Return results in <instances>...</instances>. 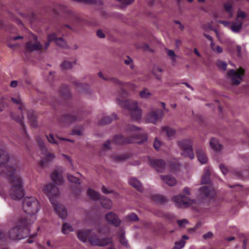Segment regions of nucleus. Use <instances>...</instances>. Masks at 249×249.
<instances>
[{"label":"nucleus","instance_id":"4c0bfd02","mask_svg":"<svg viewBox=\"0 0 249 249\" xmlns=\"http://www.w3.org/2000/svg\"><path fill=\"white\" fill-rule=\"evenodd\" d=\"M210 171L209 169H207L204 175L202 176L201 183L209 184L210 182Z\"/></svg>","mask_w":249,"mask_h":249},{"label":"nucleus","instance_id":"c03bdc74","mask_svg":"<svg viewBox=\"0 0 249 249\" xmlns=\"http://www.w3.org/2000/svg\"><path fill=\"white\" fill-rule=\"evenodd\" d=\"M74 64V62L71 63L68 61H64L61 65V67L64 70H68L71 68Z\"/></svg>","mask_w":249,"mask_h":249},{"label":"nucleus","instance_id":"6e6d98bb","mask_svg":"<svg viewBox=\"0 0 249 249\" xmlns=\"http://www.w3.org/2000/svg\"><path fill=\"white\" fill-rule=\"evenodd\" d=\"M167 53L168 55L171 57V58L173 61H175L176 54L173 50H167Z\"/></svg>","mask_w":249,"mask_h":249},{"label":"nucleus","instance_id":"473e14b6","mask_svg":"<svg viewBox=\"0 0 249 249\" xmlns=\"http://www.w3.org/2000/svg\"><path fill=\"white\" fill-rule=\"evenodd\" d=\"M223 6L226 12L228 14L229 17L231 18L233 15V6L230 2H225Z\"/></svg>","mask_w":249,"mask_h":249},{"label":"nucleus","instance_id":"f8f14e48","mask_svg":"<svg viewBox=\"0 0 249 249\" xmlns=\"http://www.w3.org/2000/svg\"><path fill=\"white\" fill-rule=\"evenodd\" d=\"M178 144L182 150V155L188 157L190 159L194 158L195 156L192 148L193 143L191 139H186L179 141Z\"/></svg>","mask_w":249,"mask_h":249},{"label":"nucleus","instance_id":"13d9d810","mask_svg":"<svg viewBox=\"0 0 249 249\" xmlns=\"http://www.w3.org/2000/svg\"><path fill=\"white\" fill-rule=\"evenodd\" d=\"M110 141L107 140L103 144V149L105 150H108L110 148Z\"/></svg>","mask_w":249,"mask_h":249},{"label":"nucleus","instance_id":"ea45409f","mask_svg":"<svg viewBox=\"0 0 249 249\" xmlns=\"http://www.w3.org/2000/svg\"><path fill=\"white\" fill-rule=\"evenodd\" d=\"M10 102L8 97H2L0 102V111H2Z\"/></svg>","mask_w":249,"mask_h":249},{"label":"nucleus","instance_id":"09e8293b","mask_svg":"<svg viewBox=\"0 0 249 249\" xmlns=\"http://www.w3.org/2000/svg\"><path fill=\"white\" fill-rule=\"evenodd\" d=\"M151 95V93L149 92L148 90L146 89H143L140 92V96L142 98H146Z\"/></svg>","mask_w":249,"mask_h":249},{"label":"nucleus","instance_id":"c85d7f7f","mask_svg":"<svg viewBox=\"0 0 249 249\" xmlns=\"http://www.w3.org/2000/svg\"><path fill=\"white\" fill-rule=\"evenodd\" d=\"M161 179L170 186H174L177 183L176 179L170 175L160 176Z\"/></svg>","mask_w":249,"mask_h":249},{"label":"nucleus","instance_id":"79ce46f5","mask_svg":"<svg viewBox=\"0 0 249 249\" xmlns=\"http://www.w3.org/2000/svg\"><path fill=\"white\" fill-rule=\"evenodd\" d=\"M55 38V33H53L48 36V40L45 43V50H47L50 46L51 41H54Z\"/></svg>","mask_w":249,"mask_h":249},{"label":"nucleus","instance_id":"a211bd4d","mask_svg":"<svg viewBox=\"0 0 249 249\" xmlns=\"http://www.w3.org/2000/svg\"><path fill=\"white\" fill-rule=\"evenodd\" d=\"M150 165L158 172H162L165 169V162L161 159H156L149 156L147 157Z\"/></svg>","mask_w":249,"mask_h":249},{"label":"nucleus","instance_id":"7ed1b4c3","mask_svg":"<svg viewBox=\"0 0 249 249\" xmlns=\"http://www.w3.org/2000/svg\"><path fill=\"white\" fill-rule=\"evenodd\" d=\"M11 101L14 104L19 105L18 109L21 111V117L19 114L15 115L13 113H11V116L13 120L18 122L20 124V125L23 127V130L25 134H26L25 127L22 121L23 114L24 111H27V118L30 123L31 126L33 127H37L38 124L37 121V116L35 112H34V111L33 110H28L27 111L25 108L24 105L22 103L21 101L20 98L19 97H12L11 98Z\"/></svg>","mask_w":249,"mask_h":249},{"label":"nucleus","instance_id":"0eeeda50","mask_svg":"<svg viewBox=\"0 0 249 249\" xmlns=\"http://www.w3.org/2000/svg\"><path fill=\"white\" fill-rule=\"evenodd\" d=\"M119 105L128 110L132 120L138 121L142 117V110L138 108L136 101L117 99Z\"/></svg>","mask_w":249,"mask_h":249},{"label":"nucleus","instance_id":"2eb2a0df","mask_svg":"<svg viewBox=\"0 0 249 249\" xmlns=\"http://www.w3.org/2000/svg\"><path fill=\"white\" fill-rule=\"evenodd\" d=\"M172 199L176 205L178 207H186L196 202L195 199H190L183 195L175 196L173 197Z\"/></svg>","mask_w":249,"mask_h":249},{"label":"nucleus","instance_id":"39448f33","mask_svg":"<svg viewBox=\"0 0 249 249\" xmlns=\"http://www.w3.org/2000/svg\"><path fill=\"white\" fill-rule=\"evenodd\" d=\"M44 193L48 196L53 207L59 216L62 219H65L67 215V211L64 206L57 203L54 197L59 194V190L53 183H49L45 186L43 189Z\"/></svg>","mask_w":249,"mask_h":249},{"label":"nucleus","instance_id":"37998d69","mask_svg":"<svg viewBox=\"0 0 249 249\" xmlns=\"http://www.w3.org/2000/svg\"><path fill=\"white\" fill-rule=\"evenodd\" d=\"M216 65L222 71H225L226 70L227 64L224 61L221 60H218L216 62Z\"/></svg>","mask_w":249,"mask_h":249},{"label":"nucleus","instance_id":"1a4fd4ad","mask_svg":"<svg viewBox=\"0 0 249 249\" xmlns=\"http://www.w3.org/2000/svg\"><path fill=\"white\" fill-rule=\"evenodd\" d=\"M68 30L77 31V30L73 26H70L67 24L60 25L59 27L57 28L56 30L57 33H55V38L54 39V41L57 46L64 48L67 47L66 42L62 37H59L58 36L61 35H64L65 32Z\"/></svg>","mask_w":249,"mask_h":249},{"label":"nucleus","instance_id":"4d7b16f0","mask_svg":"<svg viewBox=\"0 0 249 249\" xmlns=\"http://www.w3.org/2000/svg\"><path fill=\"white\" fill-rule=\"evenodd\" d=\"M219 23L222 24L224 26L229 29H230V26L231 24V22L225 20H220Z\"/></svg>","mask_w":249,"mask_h":249},{"label":"nucleus","instance_id":"b1692460","mask_svg":"<svg viewBox=\"0 0 249 249\" xmlns=\"http://www.w3.org/2000/svg\"><path fill=\"white\" fill-rule=\"evenodd\" d=\"M53 181L57 185H61L63 182L62 175L57 170H54L51 175Z\"/></svg>","mask_w":249,"mask_h":249},{"label":"nucleus","instance_id":"bf43d9fd","mask_svg":"<svg viewBox=\"0 0 249 249\" xmlns=\"http://www.w3.org/2000/svg\"><path fill=\"white\" fill-rule=\"evenodd\" d=\"M153 146L156 149H158L160 146V142L156 139L154 142Z\"/></svg>","mask_w":249,"mask_h":249},{"label":"nucleus","instance_id":"f03ea898","mask_svg":"<svg viewBox=\"0 0 249 249\" xmlns=\"http://www.w3.org/2000/svg\"><path fill=\"white\" fill-rule=\"evenodd\" d=\"M140 128L133 125H128L126 131L133 133L132 136L125 138L122 135H117L114 136L112 142L117 144H129L131 143H142L147 140V136L145 133H138Z\"/></svg>","mask_w":249,"mask_h":249},{"label":"nucleus","instance_id":"dca6fc26","mask_svg":"<svg viewBox=\"0 0 249 249\" xmlns=\"http://www.w3.org/2000/svg\"><path fill=\"white\" fill-rule=\"evenodd\" d=\"M245 71L243 68H239L237 71L230 70L228 71V75L231 77L232 84L234 85H238L241 83Z\"/></svg>","mask_w":249,"mask_h":249},{"label":"nucleus","instance_id":"a19ab883","mask_svg":"<svg viewBox=\"0 0 249 249\" xmlns=\"http://www.w3.org/2000/svg\"><path fill=\"white\" fill-rule=\"evenodd\" d=\"M97 231L102 235H107L109 233V229L107 226L104 225L98 228Z\"/></svg>","mask_w":249,"mask_h":249},{"label":"nucleus","instance_id":"20e7f679","mask_svg":"<svg viewBox=\"0 0 249 249\" xmlns=\"http://www.w3.org/2000/svg\"><path fill=\"white\" fill-rule=\"evenodd\" d=\"M31 224V222L21 217L17 222V225L9 231L10 238L12 240H20L29 236L30 238H34L37 235V233L30 235L29 226Z\"/></svg>","mask_w":249,"mask_h":249},{"label":"nucleus","instance_id":"603ef678","mask_svg":"<svg viewBox=\"0 0 249 249\" xmlns=\"http://www.w3.org/2000/svg\"><path fill=\"white\" fill-rule=\"evenodd\" d=\"M128 220L131 221H137L138 220V216L134 213H131L126 216Z\"/></svg>","mask_w":249,"mask_h":249},{"label":"nucleus","instance_id":"a878e982","mask_svg":"<svg viewBox=\"0 0 249 249\" xmlns=\"http://www.w3.org/2000/svg\"><path fill=\"white\" fill-rule=\"evenodd\" d=\"M131 157L129 153H125L122 155L114 154L111 155V158L115 162H122Z\"/></svg>","mask_w":249,"mask_h":249},{"label":"nucleus","instance_id":"6e6552de","mask_svg":"<svg viewBox=\"0 0 249 249\" xmlns=\"http://www.w3.org/2000/svg\"><path fill=\"white\" fill-rule=\"evenodd\" d=\"M60 99H54L51 104L55 107V104L60 105H65L68 106L71 101V94L68 87L67 86H62L58 92Z\"/></svg>","mask_w":249,"mask_h":249},{"label":"nucleus","instance_id":"a18cd8bd","mask_svg":"<svg viewBox=\"0 0 249 249\" xmlns=\"http://www.w3.org/2000/svg\"><path fill=\"white\" fill-rule=\"evenodd\" d=\"M83 131V127L81 126L76 127L73 129L71 134L72 135H77L80 136L82 135Z\"/></svg>","mask_w":249,"mask_h":249},{"label":"nucleus","instance_id":"3c124183","mask_svg":"<svg viewBox=\"0 0 249 249\" xmlns=\"http://www.w3.org/2000/svg\"><path fill=\"white\" fill-rule=\"evenodd\" d=\"M46 137L48 141L52 143L58 144L57 140L54 138L53 135L52 134H50L49 136L46 135Z\"/></svg>","mask_w":249,"mask_h":249},{"label":"nucleus","instance_id":"680f3d73","mask_svg":"<svg viewBox=\"0 0 249 249\" xmlns=\"http://www.w3.org/2000/svg\"><path fill=\"white\" fill-rule=\"evenodd\" d=\"M204 35L206 37V38H207L208 40H209L210 41H211V47L213 50H214V48L213 47V42L212 37L211 36H210L209 35H207V34H204Z\"/></svg>","mask_w":249,"mask_h":249},{"label":"nucleus","instance_id":"c756f323","mask_svg":"<svg viewBox=\"0 0 249 249\" xmlns=\"http://www.w3.org/2000/svg\"><path fill=\"white\" fill-rule=\"evenodd\" d=\"M129 184L140 192L142 191L141 183L136 178H131L129 180Z\"/></svg>","mask_w":249,"mask_h":249},{"label":"nucleus","instance_id":"e433bc0d","mask_svg":"<svg viewBox=\"0 0 249 249\" xmlns=\"http://www.w3.org/2000/svg\"><path fill=\"white\" fill-rule=\"evenodd\" d=\"M73 230L72 226L67 223L63 224L62 227V232L65 234H68L70 232L72 231Z\"/></svg>","mask_w":249,"mask_h":249},{"label":"nucleus","instance_id":"7c9ffc66","mask_svg":"<svg viewBox=\"0 0 249 249\" xmlns=\"http://www.w3.org/2000/svg\"><path fill=\"white\" fill-rule=\"evenodd\" d=\"M151 198L154 201L160 204H163L167 201V199L165 196L159 194L153 195L151 196Z\"/></svg>","mask_w":249,"mask_h":249},{"label":"nucleus","instance_id":"ddd939ff","mask_svg":"<svg viewBox=\"0 0 249 249\" xmlns=\"http://www.w3.org/2000/svg\"><path fill=\"white\" fill-rule=\"evenodd\" d=\"M62 11L65 13L66 19L71 23L73 26H81L83 21L79 18L75 13L68 9L67 7L62 6Z\"/></svg>","mask_w":249,"mask_h":249},{"label":"nucleus","instance_id":"aec40b11","mask_svg":"<svg viewBox=\"0 0 249 249\" xmlns=\"http://www.w3.org/2000/svg\"><path fill=\"white\" fill-rule=\"evenodd\" d=\"M105 218L109 224H111L116 227L120 226L121 223V220L118 216L113 212H109L107 213Z\"/></svg>","mask_w":249,"mask_h":249},{"label":"nucleus","instance_id":"f257e3e1","mask_svg":"<svg viewBox=\"0 0 249 249\" xmlns=\"http://www.w3.org/2000/svg\"><path fill=\"white\" fill-rule=\"evenodd\" d=\"M11 159L6 151L0 148V176L8 179L11 184L9 193L14 200H19L24 196L23 182L19 176L16 174V165Z\"/></svg>","mask_w":249,"mask_h":249},{"label":"nucleus","instance_id":"393cba45","mask_svg":"<svg viewBox=\"0 0 249 249\" xmlns=\"http://www.w3.org/2000/svg\"><path fill=\"white\" fill-rule=\"evenodd\" d=\"M91 230H81L77 232L78 238L84 243L87 242L88 238L90 236Z\"/></svg>","mask_w":249,"mask_h":249},{"label":"nucleus","instance_id":"4468645a","mask_svg":"<svg viewBox=\"0 0 249 249\" xmlns=\"http://www.w3.org/2000/svg\"><path fill=\"white\" fill-rule=\"evenodd\" d=\"M89 242L92 246L102 247L112 243V239L111 237L100 239L97 234H91L89 237Z\"/></svg>","mask_w":249,"mask_h":249},{"label":"nucleus","instance_id":"49530a36","mask_svg":"<svg viewBox=\"0 0 249 249\" xmlns=\"http://www.w3.org/2000/svg\"><path fill=\"white\" fill-rule=\"evenodd\" d=\"M67 177L68 180L70 182H73L78 184H80L79 179L78 178L74 177L71 174H68Z\"/></svg>","mask_w":249,"mask_h":249},{"label":"nucleus","instance_id":"c9c22d12","mask_svg":"<svg viewBox=\"0 0 249 249\" xmlns=\"http://www.w3.org/2000/svg\"><path fill=\"white\" fill-rule=\"evenodd\" d=\"M74 84L79 91H83L85 92H88L89 89V86L88 85L86 84H82L79 83L78 81H75Z\"/></svg>","mask_w":249,"mask_h":249},{"label":"nucleus","instance_id":"052dcab7","mask_svg":"<svg viewBox=\"0 0 249 249\" xmlns=\"http://www.w3.org/2000/svg\"><path fill=\"white\" fill-rule=\"evenodd\" d=\"M213 236V233L209 231L207 233L204 234L203 236L204 239H207L212 238Z\"/></svg>","mask_w":249,"mask_h":249},{"label":"nucleus","instance_id":"bb28decb","mask_svg":"<svg viewBox=\"0 0 249 249\" xmlns=\"http://www.w3.org/2000/svg\"><path fill=\"white\" fill-rule=\"evenodd\" d=\"M196 153L198 160L201 164H204L207 162L208 158L202 149H197Z\"/></svg>","mask_w":249,"mask_h":249},{"label":"nucleus","instance_id":"f704fd0d","mask_svg":"<svg viewBox=\"0 0 249 249\" xmlns=\"http://www.w3.org/2000/svg\"><path fill=\"white\" fill-rule=\"evenodd\" d=\"M124 231L123 229H120L118 234L119 235V241L121 244L127 248L129 247L127 241L124 237Z\"/></svg>","mask_w":249,"mask_h":249},{"label":"nucleus","instance_id":"5fc2aeb1","mask_svg":"<svg viewBox=\"0 0 249 249\" xmlns=\"http://www.w3.org/2000/svg\"><path fill=\"white\" fill-rule=\"evenodd\" d=\"M188 221L187 219L178 220L177 223L180 227H182L184 225L187 224Z\"/></svg>","mask_w":249,"mask_h":249},{"label":"nucleus","instance_id":"cd10ccee","mask_svg":"<svg viewBox=\"0 0 249 249\" xmlns=\"http://www.w3.org/2000/svg\"><path fill=\"white\" fill-rule=\"evenodd\" d=\"M117 119V115L113 113L110 116H107L103 118L98 123L99 125H105L110 124L112 120Z\"/></svg>","mask_w":249,"mask_h":249},{"label":"nucleus","instance_id":"e2e57ef3","mask_svg":"<svg viewBox=\"0 0 249 249\" xmlns=\"http://www.w3.org/2000/svg\"><path fill=\"white\" fill-rule=\"evenodd\" d=\"M220 169L224 175H225L228 172L227 168L223 164L220 165Z\"/></svg>","mask_w":249,"mask_h":249},{"label":"nucleus","instance_id":"de8ad7c7","mask_svg":"<svg viewBox=\"0 0 249 249\" xmlns=\"http://www.w3.org/2000/svg\"><path fill=\"white\" fill-rule=\"evenodd\" d=\"M185 244V242L183 240L176 242L175 243V246L173 249H181L184 246Z\"/></svg>","mask_w":249,"mask_h":249},{"label":"nucleus","instance_id":"774afa93","mask_svg":"<svg viewBox=\"0 0 249 249\" xmlns=\"http://www.w3.org/2000/svg\"><path fill=\"white\" fill-rule=\"evenodd\" d=\"M132 62V59L129 57H127V59H125L124 60V63L126 64V65H129Z\"/></svg>","mask_w":249,"mask_h":249},{"label":"nucleus","instance_id":"9b49d317","mask_svg":"<svg viewBox=\"0 0 249 249\" xmlns=\"http://www.w3.org/2000/svg\"><path fill=\"white\" fill-rule=\"evenodd\" d=\"M89 196L92 199L97 200H99L102 206L105 209H110L112 206V202L109 199H107L104 196H101L99 194L94 191L91 188H89L87 191Z\"/></svg>","mask_w":249,"mask_h":249},{"label":"nucleus","instance_id":"8fccbe9b","mask_svg":"<svg viewBox=\"0 0 249 249\" xmlns=\"http://www.w3.org/2000/svg\"><path fill=\"white\" fill-rule=\"evenodd\" d=\"M162 69L160 67H155L153 70V73L156 75L157 79L160 78V75L158 74V73H159L160 74L162 72Z\"/></svg>","mask_w":249,"mask_h":249},{"label":"nucleus","instance_id":"69168bd1","mask_svg":"<svg viewBox=\"0 0 249 249\" xmlns=\"http://www.w3.org/2000/svg\"><path fill=\"white\" fill-rule=\"evenodd\" d=\"M102 192L106 194L112 193L113 192L111 190H108L105 186H103L102 188Z\"/></svg>","mask_w":249,"mask_h":249},{"label":"nucleus","instance_id":"9d476101","mask_svg":"<svg viewBox=\"0 0 249 249\" xmlns=\"http://www.w3.org/2000/svg\"><path fill=\"white\" fill-rule=\"evenodd\" d=\"M36 141L41 150L42 154L45 156L44 159L41 160L39 162L40 166L44 167L46 166L49 162L52 161L55 156L54 154L48 152L47 148L41 137H37L36 138Z\"/></svg>","mask_w":249,"mask_h":249},{"label":"nucleus","instance_id":"4be33fe9","mask_svg":"<svg viewBox=\"0 0 249 249\" xmlns=\"http://www.w3.org/2000/svg\"><path fill=\"white\" fill-rule=\"evenodd\" d=\"M43 49L42 45L40 42L36 41L33 43L30 41L28 42L25 46V49L28 52H33L35 51H40Z\"/></svg>","mask_w":249,"mask_h":249},{"label":"nucleus","instance_id":"72a5a7b5","mask_svg":"<svg viewBox=\"0 0 249 249\" xmlns=\"http://www.w3.org/2000/svg\"><path fill=\"white\" fill-rule=\"evenodd\" d=\"M98 76L100 78H102L104 80L106 81H109L111 82L112 83H113L115 84L121 85L122 83L117 78H114V77H105L103 73L101 72H99L98 73Z\"/></svg>","mask_w":249,"mask_h":249},{"label":"nucleus","instance_id":"58836bf2","mask_svg":"<svg viewBox=\"0 0 249 249\" xmlns=\"http://www.w3.org/2000/svg\"><path fill=\"white\" fill-rule=\"evenodd\" d=\"M162 131L166 133L168 137L173 136L175 134V130L169 126H164L162 128Z\"/></svg>","mask_w":249,"mask_h":249},{"label":"nucleus","instance_id":"5701e85b","mask_svg":"<svg viewBox=\"0 0 249 249\" xmlns=\"http://www.w3.org/2000/svg\"><path fill=\"white\" fill-rule=\"evenodd\" d=\"M242 26L243 20L242 19H235V21L231 22L230 29L233 33H238L241 31Z\"/></svg>","mask_w":249,"mask_h":249},{"label":"nucleus","instance_id":"864d4df0","mask_svg":"<svg viewBox=\"0 0 249 249\" xmlns=\"http://www.w3.org/2000/svg\"><path fill=\"white\" fill-rule=\"evenodd\" d=\"M246 17V15L244 12L241 11V10H238L235 19H239V18H241L242 19L245 18Z\"/></svg>","mask_w":249,"mask_h":249},{"label":"nucleus","instance_id":"0e129e2a","mask_svg":"<svg viewBox=\"0 0 249 249\" xmlns=\"http://www.w3.org/2000/svg\"><path fill=\"white\" fill-rule=\"evenodd\" d=\"M97 36L100 38H104L105 36L104 33L101 30H99L97 31Z\"/></svg>","mask_w":249,"mask_h":249},{"label":"nucleus","instance_id":"2f4dec72","mask_svg":"<svg viewBox=\"0 0 249 249\" xmlns=\"http://www.w3.org/2000/svg\"><path fill=\"white\" fill-rule=\"evenodd\" d=\"M212 148L215 151H220L222 148V145L218 142L215 138H212L210 142Z\"/></svg>","mask_w":249,"mask_h":249},{"label":"nucleus","instance_id":"f3484780","mask_svg":"<svg viewBox=\"0 0 249 249\" xmlns=\"http://www.w3.org/2000/svg\"><path fill=\"white\" fill-rule=\"evenodd\" d=\"M163 115V111L160 109L152 110L147 114L146 121L155 124L161 119Z\"/></svg>","mask_w":249,"mask_h":249},{"label":"nucleus","instance_id":"338daca9","mask_svg":"<svg viewBox=\"0 0 249 249\" xmlns=\"http://www.w3.org/2000/svg\"><path fill=\"white\" fill-rule=\"evenodd\" d=\"M174 22L176 24L179 25V28L180 29V30H181V31L183 30L184 26H183V25H182V24L180 23V22L179 21H178V20H175L174 21Z\"/></svg>","mask_w":249,"mask_h":249},{"label":"nucleus","instance_id":"423d86ee","mask_svg":"<svg viewBox=\"0 0 249 249\" xmlns=\"http://www.w3.org/2000/svg\"><path fill=\"white\" fill-rule=\"evenodd\" d=\"M22 207L27 216L23 218L27 219V221L33 223L36 219L35 214L40 209L38 201L34 197H26L22 203Z\"/></svg>","mask_w":249,"mask_h":249},{"label":"nucleus","instance_id":"6ab92c4d","mask_svg":"<svg viewBox=\"0 0 249 249\" xmlns=\"http://www.w3.org/2000/svg\"><path fill=\"white\" fill-rule=\"evenodd\" d=\"M200 197L205 198H212L215 195L214 190L210 186H203L199 189Z\"/></svg>","mask_w":249,"mask_h":249},{"label":"nucleus","instance_id":"412c9836","mask_svg":"<svg viewBox=\"0 0 249 249\" xmlns=\"http://www.w3.org/2000/svg\"><path fill=\"white\" fill-rule=\"evenodd\" d=\"M81 113V112L80 111L76 113V114L73 112L71 114H65L62 118V122L64 123H73L77 120L80 119V114Z\"/></svg>","mask_w":249,"mask_h":249}]
</instances>
